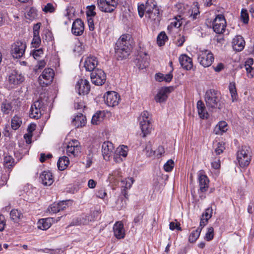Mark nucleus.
<instances>
[{
    "mask_svg": "<svg viewBox=\"0 0 254 254\" xmlns=\"http://www.w3.org/2000/svg\"><path fill=\"white\" fill-rule=\"evenodd\" d=\"M53 222V219L51 218H47L41 219L38 222V228L43 230H46L49 229Z\"/></svg>",
    "mask_w": 254,
    "mask_h": 254,
    "instance_id": "obj_30",
    "label": "nucleus"
},
{
    "mask_svg": "<svg viewBox=\"0 0 254 254\" xmlns=\"http://www.w3.org/2000/svg\"><path fill=\"white\" fill-rule=\"evenodd\" d=\"M229 91L231 93L232 102H234L237 100L238 94L237 93L235 83L231 82L229 85Z\"/></svg>",
    "mask_w": 254,
    "mask_h": 254,
    "instance_id": "obj_37",
    "label": "nucleus"
},
{
    "mask_svg": "<svg viewBox=\"0 0 254 254\" xmlns=\"http://www.w3.org/2000/svg\"><path fill=\"white\" fill-rule=\"evenodd\" d=\"M26 44L20 41H16L13 43L11 47V54L15 59L21 58L24 54Z\"/></svg>",
    "mask_w": 254,
    "mask_h": 254,
    "instance_id": "obj_11",
    "label": "nucleus"
},
{
    "mask_svg": "<svg viewBox=\"0 0 254 254\" xmlns=\"http://www.w3.org/2000/svg\"><path fill=\"white\" fill-rule=\"evenodd\" d=\"M224 149V143L222 142H218L216 148L215 149V152L216 154L219 155L223 152Z\"/></svg>",
    "mask_w": 254,
    "mask_h": 254,
    "instance_id": "obj_56",
    "label": "nucleus"
},
{
    "mask_svg": "<svg viewBox=\"0 0 254 254\" xmlns=\"http://www.w3.org/2000/svg\"><path fill=\"white\" fill-rule=\"evenodd\" d=\"M81 147L79 142L75 139L69 141L66 146V154L69 156H78L81 153Z\"/></svg>",
    "mask_w": 254,
    "mask_h": 254,
    "instance_id": "obj_7",
    "label": "nucleus"
},
{
    "mask_svg": "<svg viewBox=\"0 0 254 254\" xmlns=\"http://www.w3.org/2000/svg\"><path fill=\"white\" fill-rule=\"evenodd\" d=\"M84 25L81 19H76L72 23L71 32L75 36H80L83 33Z\"/></svg>",
    "mask_w": 254,
    "mask_h": 254,
    "instance_id": "obj_16",
    "label": "nucleus"
},
{
    "mask_svg": "<svg viewBox=\"0 0 254 254\" xmlns=\"http://www.w3.org/2000/svg\"><path fill=\"white\" fill-rule=\"evenodd\" d=\"M131 48V46L124 45L118 40L115 48L118 59L122 60L127 58L130 53Z\"/></svg>",
    "mask_w": 254,
    "mask_h": 254,
    "instance_id": "obj_4",
    "label": "nucleus"
},
{
    "mask_svg": "<svg viewBox=\"0 0 254 254\" xmlns=\"http://www.w3.org/2000/svg\"><path fill=\"white\" fill-rule=\"evenodd\" d=\"M32 55L33 58L38 60L40 57H41L43 55V50L42 48L35 50L33 51Z\"/></svg>",
    "mask_w": 254,
    "mask_h": 254,
    "instance_id": "obj_55",
    "label": "nucleus"
},
{
    "mask_svg": "<svg viewBox=\"0 0 254 254\" xmlns=\"http://www.w3.org/2000/svg\"><path fill=\"white\" fill-rule=\"evenodd\" d=\"M11 110V105L8 103H3L1 105V110L5 114H9Z\"/></svg>",
    "mask_w": 254,
    "mask_h": 254,
    "instance_id": "obj_54",
    "label": "nucleus"
},
{
    "mask_svg": "<svg viewBox=\"0 0 254 254\" xmlns=\"http://www.w3.org/2000/svg\"><path fill=\"white\" fill-rule=\"evenodd\" d=\"M196 107L198 115L201 119H204L208 118V114L203 102L201 100H199L197 102Z\"/></svg>",
    "mask_w": 254,
    "mask_h": 254,
    "instance_id": "obj_28",
    "label": "nucleus"
},
{
    "mask_svg": "<svg viewBox=\"0 0 254 254\" xmlns=\"http://www.w3.org/2000/svg\"><path fill=\"white\" fill-rule=\"evenodd\" d=\"M121 173L120 169H117L113 171L109 176L108 179L109 181L111 183H114L116 180H117L121 176Z\"/></svg>",
    "mask_w": 254,
    "mask_h": 254,
    "instance_id": "obj_40",
    "label": "nucleus"
},
{
    "mask_svg": "<svg viewBox=\"0 0 254 254\" xmlns=\"http://www.w3.org/2000/svg\"><path fill=\"white\" fill-rule=\"evenodd\" d=\"M98 64L97 58L95 57H88L84 62V67L87 71H94Z\"/></svg>",
    "mask_w": 254,
    "mask_h": 254,
    "instance_id": "obj_25",
    "label": "nucleus"
},
{
    "mask_svg": "<svg viewBox=\"0 0 254 254\" xmlns=\"http://www.w3.org/2000/svg\"><path fill=\"white\" fill-rule=\"evenodd\" d=\"M214 237V229L212 227H209L205 236V239L207 241L211 240Z\"/></svg>",
    "mask_w": 254,
    "mask_h": 254,
    "instance_id": "obj_52",
    "label": "nucleus"
},
{
    "mask_svg": "<svg viewBox=\"0 0 254 254\" xmlns=\"http://www.w3.org/2000/svg\"><path fill=\"white\" fill-rule=\"evenodd\" d=\"M58 207V203H54L48 207V211L50 213H56L59 212V207Z\"/></svg>",
    "mask_w": 254,
    "mask_h": 254,
    "instance_id": "obj_53",
    "label": "nucleus"
},
{
    "mask_svg": "<svg viewBox=\"0 0 254 254\" xmlns=\"http://www.w3.org/2000/svg\"><path fill=\"white\" fill-rule=\"evenodd\" d=\"M46 64V62L45 60H40L38 62L37 65L35 66V69L36 71L38 69H41L44 68Z\"/></svg>",
    "mask_w": 254,
    "mask_h": 254,
    "instance_id": "obj_59",
    "label": "nucleus"
},
{
    "mask_svg": "<svg viewBox=\"0 0 254 254\" xmlns=\"http://www.w3.org/2000/svg\"><path fill=\"white\" fill-rule=\"evenodd\" d=\"M193 5H194V7L193 9L192 10L191 13L190 15V18L193 20L195 19L197 17V15L199 14L198 2H194Z\"/></svg>",
    "mask_w": 254,
    "mask_h": 254,
    "instance_id": "obj_43",
    "label": "nucleus"
},
{
    "mask_svg": "<svg viewBox=\"0 0 254 254\" xmlns=\"http://www.w3.org/2000/svg\"><path fill=\"white\" fill-rule=\"evenodd\" d=\"M179 62L182 67L186 70H190L192 68V59L186 55H182L179 57Z\"/></svg>",
    "mask_w": 254,
    "mask_h": 254,
    "instance_id": "obj_22",
    "label": "nucleus"
},
{
    "mask_svg": "<svg viewBox=\"0 0 254 254\" xmlns=\"http://www.w3.org/2000/svg\"><path fill=\"white\" fill-rule=\"evenodd\" d=\"M181 25V23L180 22L175 20L170 23V24L168 26L167 29L168 30H170L173 28H179Z\"/></svg>",
    "mask_w": 254,
    "mask_h": 254,
    "instance_id": "obj_61",
    "label": "nucleus"
},
{
    "mask_svg": "<svg viewBox=\"0 0 254 254\" xmlns=\"http://www.w3.org/2000/svg\"><path fill=\"white\" fill-rule=\"evenodd\" d=\"M35 128H36V125L34 124H31L28 127V128H27L29 134H25L24 137H26V136L29 138H31L32 137L31 133L35 129Z\"/></svg>",
    "mask_w": 254,
    "mask_h": 254,
    "instance_id": "obj_58",
    "label": "nucleus"
},
{
    "mask_svg": "<svg viewBox=\"0 0 254 254\" xmlns=\"http://www.w3.org/2000/svg\"><path fill=\"white\" fill-rule=\"evenodd\" d=\"M118 40L122 42L124 45L131 46V36L129 34H123Z\"/></svg>",
    "mask_w": 254,
    "mask_h": 254,
    "instance_id": "obj_38",
    "label": "nucleus"
},
{
    "mask_svg": "<svg viewBox=\"0 0 254 254\" xmlns=\"http://www.w3.org/2000/svg\"><path fill=\"white\" fill-rule=\"evenodd\" d=\"M95 8L96 7L95 5H91L87 6V11L86 13L88 17L94 16L96 15V13L95 11Z\"/></svg>",
    "mask_w": 254,
    "mask_h": 254,
    "instance_id": "obj_47",
    "label": "nucleus"
},
{
    "mask_svg": "<svg viewBox=\"0 0 254 254\" xmlns=\"http://www.w3.org/2000/svg\"><path fill=\"white\" fill-rule=\"evenodd\" d=\"M137 61L136 65L138 68L143 69L148 66L149 57L145 53H141Z\"/></svg>",
    "mask_w": 254,
    "mask_h": 254,
    "instance_id": "obj_20",
    "label": "nucleus"
},
{
    "mask_svg": "<svg viewBox=\"0 0 254 254\" xmlns=\"http://www.w3.org/2000/svg\"><path fill=\"white\" fill-rule=\"evenodd\" d=\"M155 8H158L156 2L154 0H147L145 4H141L138 6V14L140 17H142L144 12H150L155 10Z\"/></svg>",
    "mask_w": 254,
    "mask_h": 254,
    "instance_id": "obj_10",
    "label": "nucleus"
},
{
    "mask_svg": "<svg viewBox=\"0 0 254 254\" xmlns=\"http://www.w3.org/2000/svg\"><path fill=\"white\" fill-rule=\"evenodd\" d=\"M21 124V121L20 118L15 116L11 120V127L13 130H16L19 127Z\"/></svg>",
    "mask_w": 254,
    "mask_h": 254,
    "instance_id": "obj_41",
    "label": "nucleus"
},
{
    "mask_svg": "<svg viewBox=\"0 0 254 254\" xmlns=\"http://www.w3.org/2000/svg\"><path fill=\"white\" fill-rule=\"evenodd\" d=\"M92 82L96 85H103L106 80V75L103 70L96 69L91 73Z\"/></svg>",
    "mask_w": 254,
    "mask_h": 254,
    "instance_id": "obj_9",
    "label": "nucleus"
},
{
    "mask_svg": "<svg viewBox=\"0 0 254 254\" xmlns=\"http://www.w3.org/2000/svg\"><path fill=\"white\" fill-rule=\"evenodd\" d=\"M71 124L76 128L82 127L86 124V117L82 114L79 113L72 119Z\"/></svg>",
    "mask_w": 254,
    "mask_h": 254,
    "instance_id": "obj_24",
    "label": "nucleus"
},
{
    "mask_svg": "<svg viewBox=\"0 0 254 254\" xmlns=\"http://www.w3.org/2000/svg\"><path fill=\"white\" fill-rule=\"evenodd\" d=\"M245 45V40L241 36H236L233 39L232 46L234 50L241 51L244 48Z\"/></svg>",
    "mask_w": 254,
    "mask_h": 254,
    "instance_id": "obj_23",
    "label": "nucleus"
},
{
    "mask_svg": "<svg viewBox=\"0 0 254 254\" xmlns=\"http://www.w3.org/2000/svg\"><path fill=\"white\" fill-rule=\"evenodd\" d=\"M69 164V160L67 157L63 156L59 159L57 163L58 168L60 170H64Z\"/></svg>",
    "mask_w": 254,
    "mask_h": 254,
    "instance_id": "obj_34",
    "label": "nucleus"
},
{
    "mask_svg": "<svg viewBox=\"0 0 254 254\" xmlns=\"http://www.w3.org/2000/svg\"><path fill=\"white\" fill-rule=\"evenodd\" d=\"M106 195L107 193L104 189L99 190L96 193L97 196L101 198H104Z\"/></svg>",
    "mask_w": 254,
    "mask_h": 254,
    "instance_id": "obj_64",
    "label": "nucleus"
},
{
    "mask_svg": "<svg viewBox=\"0 0 254 254\" xmlns=\"http://www.w3.org/2000/svg\"><path fill=\"white\" fill-rule=\"evenodd\" d=\"M10 217L13 222L18 223L23 218V214L18 209H13L10 211Z\"/></svg>",
    "mask_w": 254,
    "mask_h": 254,
    "instance_id": "obj_32",
    "label": "nucleus"
},
{
    "mask_svg": "<svg viewBox=\"0 0 254 254\" xmlns=\"http://www.w3.org/2000/svg\"><path fill=\"white\" fill-rule=\"evenodd\" d=\"M201 228L198 227L195 231H192L190 235L189 241L190 243L195 242L199 237Z\"/></svg>",
    "mask_w": 254,
    "mask_h": 254,
    "instance_id": "obj_36",
    "label": "nucleus"
},
{
    "mask_svg": "<svg viewBox=\"0 0 254 254\" xmlns=\"http://www.w3.org/2000/svg\"><path fill=\"white\" fill-rule=\"evenodd\" d=\"M43 104L42 101L41 100H38L34 102L31 105L29 116L31 118L38 119L42 116V111Z\"/></svg>",
    "mask_w": 254,
    "mask_h": 254,
    "instance_id": "obj_12",
    "label": "nucleus"
},
{
    "mask_svg": "<svg viewBox=\"0 0 254 254\" xmlns=\"http://www.w3.org/2000/svg\"><path fill=\"white\" fill-rule=\"evenodd\" d=\"M76 88L77 89L79 95L87 94L90 90V83L86 79H80L76 83Z\"/></svg>",
    "mask_w": 254,
    "mask_h": 254,
    "instance_id": "obj_15",
    "label": "nucleus"
},
{
    "mask_svg": "<svg viewBox=\"0 0 254 254\" xmlns=\"http://www.w3.org/2000/svg\"><path fill=\"white\" fill-rule=\"evenodd\" d=\"M169 87H164L160 89L155 97L156 102L162 103L165 101L168 98V94L170 93Z\"/></svg>",
    "mask_w": 254,
    "mask_h": 254,
    "instance_id": "obj_19",
    "label": "nucleus"
},
{
    "mask_svg": "<svg viewBox=\"0 0 254 254\" xmlns=\"http://www.w3.org/2000/svg\"><path fill=\"white\" fill-rule=\"evenodd\" d=\"M253 59L250 58L246 61L244 65L249 78H253L254 76V69L251 66V65L253 64Z\"/></svg>",
    "mask_w": 254,
    "mask_h": 254,
    "instance_id": "obj_31",
    "label": "nucleus"
},
{
    "mask_svg": "<svg viewBox=\"0 0 254 254\" xmlns=\"http://www.w3.org/2000/svg\"><path fill=\"white\" fill-rule=\"evenodd\" d=\"M24 81V77L21 74L13 71L9 76L8 81L12 86L22 83Z\"/></svg>",
    "mask_w": 254,
    "mask_h": 254,
    "instance_id": "obj_21",
    "label": "nucleus"
},
{
    "mask_svg": "<svg viewBox=\"0 0 254 254\" xmlns=\"http://www.w3.org/2000/svg\"><path fill=\"white\" fill-rule=\"evenodd\" d=\"M198 176L199 190L202 192H205L207 190L209 187V179L207 176L203 174L202 171L198 172Z\"/></svg>",
    "mask_w": 254,
    "mask_h": 254,
    "instance_id": "obj_17",
    "label": "nucleus"
},
{
    "mask_svg": "<svg viewBox=\"0 0 254 254\" xmlns=\"http://www.w3.org/2000/svg\"><path fill=\"white\" fill-rule=\"evenodd\" d=\"M104 99L108 106L114 107L118 105L120 97L115 91H108L104 95Z\"/></svg>",
    "mask_w": 254,
    "mask_h": 254,
    "instance_id": "obj_13",
    "label": "nucleus"
},
{
    "mask_svg": "<svg viewBox=\"0 0 254 254\" xmlns=\"http://www.w3.org/2000/svg\"><path fill=\"white\" fill-rule=\"evenodd\" d=\"M173 68L172 69V70L169 73L164 75V81L167 82H170L172 80L173 78Z\"/></svg>",
    "mask_w": 254,
    "mask_h": 254,
    "instance_id": "obj_62",
    "label": "nucleus"
},
{
    "mask_svg": "<svg viewBox=\"0 0 254 254\" xmlns=\"http://www.w3.org/2000/svg\"><path fill=\"white\" fill-rule=\"evenodd\" d=\"M54 76V72L51 68H45L42 73L39 77V84L43 87L47 86L53 81Z\"/></svg>",
    "mask_w": 254,
    "mask_h": 254,
    "instance_id": "obj_8",
    "label": "nucleus"
},
{
    "mask_svg": "<svg viewBox=\"0 0 254 254\" xmlns=\"http://www.w3.org/2000/svg\"><path fill=\"white\" fill-rule=\"evenodd\" d=\"M251 158V150L249 146H243L237 152V160L241 167L248 166Z\"/></svg>",
    "mask_w": 254,
    "mask_h": 254,
    "instance_id": "obj_2",
    "label": "nucleus"
},
{
    "mask_svg": "<svg viewBox=\"0 0 254 254\" xmlns=\"http://www.w3.org/2000/svg\"><path fill=\"white\" fill-rule=\"evenodd\" d=\"M226 26V22L224 16L222 14L217 15L212 23L214 31L217 34H222L225 31Z\"/></svg>",
    "mask_w": 254,
    "mask_h": 254,
    "instance_id": "obj_6",
    "label": "nucleus"
},
{
    "mask_svg": "<svg viewBox=\"0 0 254 254\" xmlns=\"http://www.w3.org/2000/svg\"><path fill=\"white\" fill-rule=\"evenodd\" d=\"M127 154V146L122 145L117 148L114 154V160L116 162H120L123 161L121 157H126Z\"/></svg>",
    "mask_w": 254,
    "mask_h": 254,
    "instance_id": "obj_18",
    "label": "nucleus"
},
{
    "mask_svg": "<svg viewBox=\"0 0 254 254\" xmlns=\"http://www.w3.org/2000/svg\"><path fill=\"white\" fill-rule=\"evenodd\" d=\"M204 99L207 107L209 109L222 108L223 103L221 101L220 93L214 89H209L206 91L204 96Z\"/></svg>",
    "mask_w": 254,
    "mask_h": 254,
    "instance_id": "obj_1",
    "label": "nucleus"
},
{
    "mask_svg": "<svg viewBox=\"0 0 254 254\" xmlns=\"http://www.w3.org/2000/svg\"><path fill=\"white\" fill-rule=\"evenodd\" d=\"M14 159L11 156H6L4 158V163L6 167L10 168L14 165Z\"/></svg>",
    "mask_w": 254,
    "mask_h": 254,
    "instance_id": "obj_44",
    "label": "nucleus"
},
{
    "mask_svg": "<svg viewBox=\"0 0 254 254\" xmlns=\"http://www.w3.org/2000/svg\"><path fill=\"white\" fill-rule=\"evenodd\" d=\"M174 161L172 159H170L164 164V169L166 172H171L174 168Z\"/></svg>",
    "mask_w": 254,
    "mask_h": 254,
    "instance_id": "obj_51",
    "label": "nucleus"
},
{
    "mask_svg": "<svg viewBox=\"0 0 254 254\" xmlns=\"http://www.w3.org/2000/svg\"><path fill=\"white\" fill-rule=\"evenodd\" d=\"M114 147L110 141H105L102 145V153L104 159L109 161L110 158L114 154Z\"/></svg>",
    "mask_w": 254,
    "mask_h": 254,
    "instance_id": "obj_14",
    "label": "nucleus"
},
{
    "mask_svg": "<svg viewBox=\"0 0 254 254\" xmlns=\"http://www.w3.org/2000/svg\"><path fill=\"white\" fill-rule=\"evenodd\" d=\"M85 106L82 100L78 98L74 100V108L77 110H81L85 108Z\"/></svg>",
    "mask_w": 254,
    "mask_h": 254,
    "instance_id": "obj_46",
    "label": "nucleus"
},
{
    "mask_svg": "<svg viewBox=\"0 0 254 254\" xmlns=\"http://www.w3.org/2000/svg\"><path fill=\"white\" fill-rule=\"evenodd\" d=\"M40 178L44 186H51L54 182L52 174L50 172L43 171L40 175Z\"/></svg>",
    "mask_w": 254,
    "mask_h": 254,
    "instance_id": "obj_27",
    "label": "nucleus"
},
{
    "mask_svg": "<svg viewBox=\"0 0 254 254\" xmlns=\"http://www.w3.org/2000/svg\"><path fill=\"white\" fill-rule=\"evenodd\" d=\"M197 60L199 64L204 67L210 66L214 61L213 54L209 50H200L197 53Z\"/></svg>",
    "mask_w": 254,
    "mask_h": 254,
    "instance_id": "obj_3",
    "label": "nucleus"
},
{
    "mask_svg": "<svg viewBox=\"0 0 254 254\" xmlns=\"http://www.w3.org/2000/svg\"><path fill=\"white\" fill-rule=\"evenodd\" d=\"M6 225L5 220L4 216L0 214V231L2 232L4 230Z\"/></svg>",
    "mask_w": 254,
    "mask_h": 254,
    "instance_id": "obj_60",
    "label": "nucleus"
},
{
    "mask_svg": "<svg viewBox=\"0 0 254 254\" xmlns=\"http://www.w3.org/2000/svg\"><path fill=\"white\" fill-rule=\"evenodd\" d=\"M167 40V36L164 32H161L157 36V42L159 46H162L165 44Z\"/></svg>",
    "mask_w": 254,
    "mask_h": 254,
    "instance_id": "obj_42",
    "label": "nucleus"
},
{
    "mask_svg": "<svg viewBox=\"0 0 254 254\" xmlns=\"http://www.w3.org/2000/svg\"><path fill=\"white\" fill-rule=\"evenodd\" d=\"M169 228L171 230H174L175 229H176L179 231L182 230L181 227L180 226V224L175 223L174 222H170Z\"/></svg>",
    "mask_w": 254,
    "mask_h": 254,
    "instance_id": "obj_63",
    "label": "nucleus"
},
{
    "mask_svg": "<svg viewBox=\"0 0 254 254\" xmlns=\"http://www.w3.org/2000/svg\"><path fill=\"white\" fill-rule=\"evenodd\" d=\"M212 208H208L205 210V212L202 214V218L209 220L212 216Z\"/></svg>",
    "mask_w": 254,
    "mask_h": 254,
    "instance_id": "obj_57",
    "label": "nucleus"
},
{
    "mask_svg": "<svg viewBox=\"0 0 254 254\" xmlns=\"http://www.w3.org/2000/svg\"><path fill=\"white\" fill-rule=\"evenodd\" d=\"M41 43V38L39 35H33V38L31 42L33 47L37 48L39 47Z\"/></svg>",
    "mask_w": 254,
    "mask_h": 254,
    "instance_id": "obj_45",
    "label": "nucleus"
},
{
    "mask_svg": "<svg viewBox=\"0 0 254 254\" xmlns=\"http://www.w3.org/2000/svg\"><path fill=\"white\" fill-rule=\"evenodd\" d=\"M151 118L150 117V115L149 113L147 111H143L140 115V116L139 117V122L140 123L141 122L144 121L145 122V121L150 122Z\"/></svg>",
    "mask_w": 254,
    "mask_h": 254,
    "instance_id": "obj_50",
    "label": "nucleus"
},
{
    "mask_svg": "<svg viewBox=\"0 0 254 254\" xmlns=\"http://www.w3.org/2000/svg\"><path fill=\"white\" fill-rule=\"evenodd\" d=\"M117 0H98L97 5L99 9L104 12H113L118 5Z\"/></svg>",
    "mask_w": 254,
    "mask_h": 254,
    "instance_id": "obj_5",
    "label": "nucleus"
},
{
    "mask_svg": "<svg viewBox=\"0 0 254 254\" xmlns=\"http://www.w3.org/2000/svg\"><path fill=\"white\" fill-rule=\"evenodd\" d=\"M140 127L143 134V137H145L147 134H149L152 129V125L151 122L144 121L139 123Z\"/></svg>",
    "mask_w": 254,
    "mask_h": 254,
    "instance_id": "obj_29",
    "label": "nucleus"
},
{
    "mask_svg": "<svg viewBox=\"0 0 254 254\" xmlns=\"http://www.w3.org/2000/svg\"><path fill=\"white\" fill-rule=\"evenodd\" d=\"M241 18L245 24H247L249 21V17L248 11L245 9H242L241 13Z\"/></svg>",
    "mask_w": 254,
    "mask_h": 254,
    "instance_id": "obj_48",
    "label": "nucleus"
},
{
    "mask_svg": "<svg viewBox=\"0 0 254 254\" xmlns=\"http://www.w3.org/2000/svg\"><path fill=\"white\" fill-rule=\"evenodd\" d=\"M102 112L96 113L93 115L91 120V123L93 125H98L103 121V116Z\"/></svg>",
    "mask_w": 254,
    "mask_h": 254,
    "instance_id": "obj_39",
    "label": "nucleus"
},
{
    "mask_svg": "<svg viewBox=\"0 0 254 254\" xmlns=\"http://www.w3.org/2000/svg\"><path fill=\"white\" fill-rule=\"evenodd\" d=\"M228 130L227 124L225 121H220L214 128V131L216 134H221Z\"/></svg>",
    "mask_w": 254,
    "mask_h": 254,
    "instance_id": "obj_33",
    "label": "nucleus"
},
{
    "mask_svg": "<svg viewBox=\"0 0 254 254\" xmlns=\"http://www.w3.org/2000/svg\"><path fill=\"white\" fill-rule=\"evenodd\" d=\"M56 9L55 6L53 4L51 3H48L45 6L42 8L43 11L46 13H53L55 12Z\"/></svg>",
    "mask_w": 254,
    "mask_h": 254,
    "instance_id": "obj_49",
    "label": "nucleus"
},
{
    "mask_svg": "<svg viewBox=\"0 0 254 254\" xmlns=\"http://www.w3.org/2000/svg\"><path fill=\"white\" fill-rule=\"evenodd\" d=\"M145 16L151 20L159 21L160 20L159 9L155 8V10L151 11L149 13H145Z\"/></svg>",
    "mask_w": 254,
    "mask_h": 254,
    "instance_id": "obj_35",
    "label": "nucleus"
},
{
    "mask_svg": "<svg viewBox=\"0 0 254 254\" xmlns=\"http://www.w3.org/2000/svg\"><path fill=\"white\" fill-rule=\"evenodd\" d=\"M113 230L114 235L117 239H120L125 237L124 225L121 222H117L115 223L113 227Z\"/></svg>",
    "mask_w": 254,
    "mask_h": 254,
    "instance_id": "obj_26",
    "label": "nucleus"
}]
</instances>
